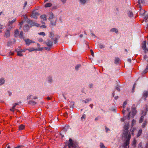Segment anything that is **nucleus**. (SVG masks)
I'll list each match as a JSON object with an SVG mask.
<instances>
[{
    "mask_svg": "<svg viewBox=\"0 0 148 148\" xmlns=\"http://www.w3.org/2000/svg\"><path fill=\"white\" fill-rule=\"evenodd\" d=\"M58 36H57V37H55L54 38L53 40H52L53 41L54 43L56 44L57 43L58 41L57 40L58 39Z\"/></svg>",
    "mask_w": 148,
    "mask_h": 148,
    "instance_id": "c85d7f7f",
    "label": "nucleus"
},
{
    "mask_svg": "<svg viewBox=\"0 0 148 148\" xmlns=\"http://www.w3.org/2000/svg\"><path fill=\"white\" fill-rule=\"evenodd\" d=\"M116 89L118 91H120V87L119 85H117L116 86Z\"/></svg>",
    "mask_w": 148,
    "mask_h": 148,
    "instance_id": "c03bdc74",
    "label": "nucleus"
},
{
    "mask_svg": "<svg viewBox=\"0 0 148 148\" xmlns=\"http://www.w3.org/2000/svg\"><path fill=\"white\" fill-rule=\"evenodd\" d=\"M127 110L128 112V118L129 120H130V114L131 113V112L130 111V108H127Z\"/></svg>",
    "mask_w": 148,
    "mask_h": 148,
    "instance_id": "4468645a",
    "label": "nucleus"
},
{
    "mask_svg": "<svg viewBox=\"0 0 148 148\" xmlns=\"http://www.w3.org/2000/svg\"><path fill=\"white\" fill-rule=\"evenodd\" d=\"M81 66V65L80 64H78L76 65L75 67V70L77 71L78 70L79 68H80Z\"/></svg>",
    "mask_w": 148,
    "mask_h": 148,
    "instance_id": "72a5a7b5",
    "label": "nucleus"
},
{
    "mask_svg": "<svg viewBox=\"0 0 148 148\" xmlns=\"http://www.w3.org/2000/svg\"><path fill=\"white\" fill-rule=\"evenodd\" d=\"M19 36L20 38H23V32L22 31H21L20 32V33L19 35Z\"/></svg>",
    "mask_w": 148,
    "mask_h": 148,
    "instance_id": "ea45409f",
    "label": "nucleus"
},
{
    "mask_svg": "<svg viewBox=\"0 0 148 148\" xmlns=\"http://www.w3.org/2000/svg\"><path fill=\"white\" fill-rule=\"evenodd\" d=\"M110 31L111 32H115L116 34L118 33V30L117 29L114 28L111 29Z\"/></svg>",
    "mask_w": 148,
    "mask_h": 148,
    "instance_id": "1a4fd4ad",
    "label": "nucleus"
},
{
    "mask_svg": "<svg viewBox=\"0 0 148 148\" xmlns=\"http://www.w3.org/2000/svg\"><path fill=\"white\" fill-rule=\"evenodd\" d=\"M148 95V91H145L143 93V97H145L144 100H146V98Z\"/></svg>",
    "mask_w": 148,
    "mask_h": 148,
    "instance_id": "6e6552de",
    "label": "nucleus"
},
{
    "mask_svg": "<svg viewBox=\"0 0 148 148\" xmlns=\"http://www.w3.org/2000/svg\"><path fill=\"white\" fill-rule=\"evenodd\" d=\"M144 0H139L138 1V4L140 5L141 3H144Z\"/></svg>",
    "mask_w": 148,
    "mask_h": 148,
    "instance_id": "8fccbe9b",
    "label": "nucleus"
},
{
    "mask_svg": "<svg viewBox=\"0 0 148 148\" xmlns=\"http://www.w3.org/2000/svg\"><path fill=\"white\" fill-rule=\"evenodd\" d=\"M38 13L37 12H33L32 15V16L34 18H36V16L38 15Z\"/></svg>",
    "mask_w": 148,
    "mask_h": 148,
    "instance_id": "aec40b11",
    "label": "nucleus"
},
{
    "mask_svg": "<svg viewBox=\"0 0 148 148\" xmlns=\"http://www.w3.org/2000/svg\"><path fill=\"white\" fill-rule=\"evenodd\" d=\"M19 50L20 51V52H25L26 50H27V49H20Z\"/></svg>",
    "mask_w": 148,
    "mask_h": 148,
    "instance_id": "3c124183",
    "label": "nucleus"
},
{
    "mask_svg": "<svg viewBox=\"0 0 148 148\" xmlns=\"http://www.w3.org/2000/svg\"><path fill=\"white\" fill-rule=\"evenodd\" d=\"M91 100L92 99L90 98H89L86 99L85 100H83L82 102H84L85 103H87L89 101H91Z\"/></svg>",
    "mask_w": 148,
    "mask_h": 148,
    "instance_id": "393cba45",
    "label": "nucleus"
},
{
    "mask_svg": "<svg viewBox=\"0 0 148 148\" xmlns=\"http://www.w3.org/2000/svg\"><path fill=\"white\" fill-rule=\"evenodd\" d=\"M41 18L43 20V21H46L47 20V16L46 15H42L40 16Z\"/></svg>",
    "mask_w": 148,
    "mask_h": 148,
    "instance_id": "2eb2a0df",
    "label": "nucleus"
},
{
    "mask_svg": "<svg viewBox=\"0 0 148 148\" xmlns=\"http://www.w3.org/2000/svg\"><path fill=\"white\" fill-rule=\"evenodd\" d=\"M89 106L91 107V108L92 109L93 108V104L92 103L90 104L89 105Z\"/></svg>",
    "mask_w": 148,
    "mask_h": 148,
    "instance_id": "69168bd1",
    "label": "nucleus"
},
{
    "mask_svg": "<svg viewBox=\"0 0 148 148\" xmlns=\"http://www.w3.org/2000/svg\"><path fill=\"white\" fill-rule=\"evenodd\" d=\"M28 103L30 104L33 106L35 105L36 104V103L34 101L30 100L29 101Z\"/></svg>",
    "mask_w": 148,
    "mask_h": 148,
    "instance_id": "5701e85b",
    "label": "nucleus"
},
{
    "mask_svg": "<svg viewBox=\"0 0 148 148\" xmlns=\"http://www.w3.org/2000/svg\"><path fill=\"white\" fill-rule=\"evenodd\" d=\"M27 23L31 27L34 26H36V27H39V25L37 23H35L33 21L30 20L28 19L27 21Z\"/></svg>",
    "mask_w": 148,
    "mask_h": 148,
    "instance_id": "7ed1b4c3",
    "label": "nucleus"
},
{
    "mask_svg": "<svg viewBox=\"0 0 148 148\" xmlns=\"http://www.w3.org/2000/svg\"><path fill=\"white\" fill-rule=\"evenodd\" d=\"M25 126L23 124H21L18 127V130H21L24 129L25 128Z\"/></svg>",
    "mask_w": 148,
    "mask_h": 148,
    "instance_id": "a211bd4d",
    "label": "nucleus"
},
{
    "mask_svg": "<svg viewBox=\"0 0 148 148\" xmlns=\"http://www.w3.org/2000/svg\"><path fill=\"white\" fill-rule=\"evenodd\" d=\"M90 52L91 53V55H92V56L93 57H94V53L93 50L92 49H91L90 50Z\"/></svg>",
    "mask_w": 148,
    "mask_h": 148,
    "instance_id": "864d4df0",
    "label": "nucleus"
},
{
    "mask_svg": "<svg viewBox=\"0 0 148 148\" xmlns=\"http://www.w3.org/2000/svg\"><path fill=\"white\" fill-rule=\"evenodd\" d=\"M16 20V18H14L11 21H9L8 22V26H10V25H11L14 23Z\"/></svg>",
    "mask_w": 148,
    "mask_h": 148,
    "instance_id": "b1692460",
    "label": "nucleus"
},
{
    "mask_svg": "<svg viewBox=\"0 0 148 148\" xmlns=\"http://www.w3.org/2000/svg\"><path fill=\"white\" fill-rule=\"evenodd\" d=\"M27 50H28L29 52H31L32 51H36L38 50V49H34L33 48H29L28 49H27Z\"/></svg>",
    "mask_w": 148,
    "mask_h": 148,
    "instance_id": "9d476101",
    "label": "nucleus"
},
{
    "mask_svg": "<svg viewBox=\"0 0 148 148\" xmlns=\"http://www.w3.org/2000/svg\"><path fill=\"white\" fill-rule=\"evenodd\" d=\"M136 83H134L132 89V92L133 93L134 91V89L135 87Z\"/></svg>",
    "mask_w": 148,
    "mask_h": 148,
    "instance_id": "de8ad7c7",
    "label": "nucleus"
},
{
    "mask_svg": "<svg viewBox=\"0 0 148 148\" xmlns=\"http://www.w3.org/2000/svg\"><path fill=\"white\" fill-rule=\"evenodd\" d=\"M136 123V121L134 119H133L132 121V122L131 125L132 126H133Z\"/></svg>",
    "mask_w": 148,
    "mask_h": 148,
    "instance_id": "58836bf2",
    "label": "nucleus"
},
{
    "mask_svg": "<svg viewBox=\"0 0 148 148\" xmlns=\"http://www.w3.org/2000/svg\"><path fill=\"white\" fill-rule=\"evenodd\" d=\"M47 81L48 83H51L52 82V77L50 76L49 77L47 78Z\"/></svg>",
    "mask_w": 148,
    "mask_h": 148,
    "instance_id": "6ab92c4d",
    "label": "nucleus"
},
{
    "mask_svg": "<svg viewBox=\"0 0 148 148\" xmlns=\"http://www.w3.org/2000/svg\"><path fill=\"white\" fill-rule=\"evenodd\" d=\"M148 70L146 69H145V70L143 71V73H147L148 71Z\"/></svg>",
    "mask_w": 148,
    "mask_h": 148,
    "instance_id": "052dcab7",
    "label": "nucleus"
},
{
    "mask_svg": "<svg viewBox=\"0 0 148 148\" xmlns=\"http://www.w3.org/2000/svg\"><path fill=\"white\" fill-rule=\"evenodd\" d=\"M145 21L146 22H148V14L146 15L144 18Z\"/></svg>",
    "mask_w": 148,
    "mask_h": 148,
    "instance_id": "79ce46f5",
    "label": "nucleus"
},
{
    "mask_svg": "<svg viewBox=\"0 0 148 148\" xmlns=\"http://www.w3.org/2000/svg\"><path fill=\"white\" fill-rule=\"evenodd\" d=\"M137 113V111L136 110H132V117L133 118L134 116L136 115Z\"/></svg>",
    "mask_w": 148,
    "mask_h": 148,
    "instance_id": "4be33fe9",
    "label": "nucleus"
},
{
    "mask_svg": "<svg viewBox=\"0 0 148 148\" xmlns=\"http://www.w3.org/2000/svg\"><path fill=\"white\" fill-rule=\"evenodd\" d=\"M99 146L100 148H105L106 147L102 143H100Z\"/></svg>",
    "mask_w": 148,
    "mask_h": 148,
    "instance_id": "e433bc0d",
    "label": "nucleus"
},
{
    "mask_svg": "<svg viewBox=\"0 0 148 148\" xmlns=\"http://www.w3.org/2000/svg\"><path fill=\"white\" fill-rule=\"evenodd\" d=\"M27 1L25 2V3H24V7H23V9H24L25 8V6H26V5H27Z\"/></svg>",
    "mask_w": 148,
    "mask_h": 148,
    "instance_id": "e2e57ef3",
    "label": "nucleus"
},
{
    "mask_svg": "<svg viewBox=\"0 0 148 148\" xmlns=\"http://www.w3.org/2000/svg\"><path fill=\"white\" fill-rule=\"evenodd\" d=\"M147 124V121L146 120H145L142 126V127L143 128L144 127H145V125H146Z\"/></svg>",
    "mask_w": 148,
    "mask_h": 148,
    "instance_id": "4c0bfd02",
    "label": "nucleus"
},
{
    "mask_svg": "<svg viewBox=\"0 0 148 148\" xmlns=\"http://www.w3.org/2000/svg\"><path fill=\"white\" fill-rule=\"evenodd\" d=\"M142 48L143 50L146 49V41L145 40L144 41L142 45Z\"/></svg>",
    "mask_w": 148,
    "mask_h": 148,
    "instance_id": "ddd939ff",
    "label": "nucleus"
},
{
    "mask_svg": "<svg viewBox=\"0 0 148 148\" xmlns=\"http://www.w3.org/2000/svg\"><path fill=\"white\" fill-rule=\"evenodd\" d=\"M129 124L126 125L124 126V130L123 131H128V129L129 128Z\"/></svg>",
    "mask_w": 148,
    "mask_h": 148,
    "instance_id": "f3484780",
    "label": "nucleus"
},
{
    "mask_svg": "<svg viewBox=\"0 0 148 148\" xmlns=\"http://www.w3.org/2000/svg\"><path fill=\"white\" fill-rule=\"evenodd\" d=\"M43 49V48H39V49H38V50L37 51H42Z\"/></svg>",
    "mask_w": 148,
    "mask_h": 148,
    "instance_id": "774afa93",
    "label": "nucleus"
},
{
    "mask_svg": "<svg viewBox=\"0 0 148 148\" xmlns=\"http://www.w3.org/2000/svg\"><path fill=\"white\" fill-rule=\"evenodd\" d=\"M86 114H84L81 118V120H82L83 119H85L86 118Z\"/></svg>",
    "mask_w": 148,
    "mask_h": 148,
    "instance_id": "49530a36",
    "label": "nucleus"
},
{
    "mask_svg": "<svg viewBox=\"0 0 148 148\" xmlns=\"http://www.w3.org/2000/svg\"><path fill=\"white\" fill-rule=\"evenodd\" d=\"M32 96V95H29L27 97V99H29L31 98V97Z\"/></svg>",
    "mask_w": 148,
    "mask_h": 148,
    "instance_id": "6e6d98bb",
    "label": "nucleus"
},
{
    "mask_svg": "<svg viewBox=\"0 0 148 148\" xmlns=\"http://www.w3.org/2000/svg\"><path fill=\"white\" fill-rule=\"evenodd\" d=\"M91 34L92 36L94 37V38H95L97 37L93 33H91Z\"/></svg>",
    "mask_w": 148,
    "mask_h": 148,
    "instance_id": "4d7b16f0",
    "label": "nucleus"
},
{
    "mask_svg": "<svg viewBox=\"0 0 148 148\" xmlns=\"http://www.w3.org/2000/svg\"><path fill=\"white\" fill-rule=\"evenodd\" d=\"M144 119V116H142L140 118V119L139 120V123H142V122L143 121Z\"/></svg>",
    "mask_w": 148,
    "mask_h": 148,
    "instance_id": "f704fd0d",
    "label": "nucleus"
},
{
    "mask_svg": "<svg viewBox=\"0 0 148 148\" xmlns=\"http://www.w3.org/2000/svg\"><path fill=\"white\" fill-rule=\"evenodd\" d=\"M45 43L49 47H52L53 45V42L49 39L47 40L45 42Z\"/></svg>",
    "mask_w": 148,
    "mask_h": 148,
    "instance_id": "20e7f679",
    "label": "nucleus"
},
{
    "mask_svg": "<svg viewBox=\"0 0 148 148\" xmlns=\"http://www.w3.org/2000/svg\"><path fill=\"white\" fill-rule=\"evenodd\" d=\"M19 35V31L18 29H16L15 31L14 32V35L15 37H17Z\"/></svg>",
    "mask_w": 148,
    "mask_h": 148,
    "instance_id": "c756f323",
    "label": "nucleus"
},
{
    "mask_svg": "<svg viewBox=\"0 0 148 148\" xmlns=\"http://www.w3.org/2000/svg\"><path fill=\"white\" fill-rule=\"evenodd\" d=\"M24 40L25 41V43L27 45L29 46L30 45V44L31 43V42H30V39H26V40H25V39H24Z\"/></svg>",
    "mask_w": 148,
    "mask_h": 148,
    "instance_id": "9b49d317",
    "label": "nucleus"
},
{
    "mask_svg": "<svg viewBox=\"0 0 148 148\" xmlns=\"http://www.w3.org/2000/svg\"><path fill=\"white\" fill-rule=\"evenodd\" d=\"M89 87L91 88H92L93 87V85H92V84H90L89 85Z\"/></svg>",
    "mask_w": 148,
    "mask_h": 148,
    "instance_id": "0e129e2a",
    "label": "nucleus"
},
{
    "mask_svg": "<svg viewBox=\"0 0 148 148\" xmlns=\"http://www.w3.org/2000/svg\"><path fill=\"white\" fill-rule=\"evenodd\" d=\"M52 5V4L51 3H47L45 4V8L49 7H51Z\"/></svg>",
    "mask_w": 148,
    "mask_h": 148,
    "instance_id": "7c9ffc66",
    "label": "nucleus"
},
{
    "mask_svg": "<svg viewBox=\"0 0 148 148\" xmlns=\"http://www.w3.org/2000/svg\"><path fill=\"white\" fill-rule=\"evenodd\" d=\"M50 24L52 25H56V21L53 22L52 20H50Z\"/></svg>",
    "mask_w": 148,
    "mask_h": 148,
    "instance_id": "c9c22d12",
    "label": "nucleus"
},
{
    "mask_svg": "<svg viewBox=\"0 0 148 148\" xmlns=\"http://www.w3.org/2000/svg\"><path fill=\"white\" fill-rule=\"evenodd\" d=\"M5 80L4 78H1L0 79V85L3 84L5 83Z\"/></svg>",
    "mask_w": 148,
    "mask_h": 148,
    "instance_id": "f8f14e48",
    "label": "nucleus"
},
{
    "mask_svg": "<svg viewBox=\"0 0 148 148\" xmlns=\"http://www.w3.org/2000/svg\"><path fill=\"white\" fill-rule=\"evenodd\" d=\"M70 107L71 108H73L74 106V103L73 102H71L70 104Z\"/></svg>",
    "mask_w": 148,
    "mask_h": 148,
    "instance_id": "37998d69",
    "label": "nucleus"
},
{
    "mask_svg": "<svg viewBox=\"0 0 148 148\" xmlns=\"http://www.w3.org/2000/svg\"><path fill=\"white\" fill-rule=\"evenodd\" d=\"M87 2V0H79V2L82 4H85Z\"/></svg>",
    "mask_w": 148,
    "mask_h": 148,
    "instance_id": "cd10ccee",
    "label": "nucleus"
},
{
    "mask_svg": "<svg viewBox=\"0 0 148 148\" xmlns=\"http://www.w3.org/2000/svg\"><path fill=\"white\" fill-rule=\"evenodd\" d=\"M17 56H23V55L22 53V52H20V51H17Z\"/></svg>",
    "mask_w": 148,
    "mask_h": 148,
    "instance_id": "473e14b6",
    "label": "nucleus"
},
{
    "mask_svg": "<svg viewBox=\"0 0 148 148\" xmlns=\"http://www.w3.org/2000/svg\"><path fill=\"white\" fill-rule=\"evenodd\" d=\"M29 26L28 25H26L24 27L23 30L25 32H27L29 30Z\"/></svg>",
    "mask_w": 148,
    "mask_h": 148,
    "instance_id": "423d86ee",
    "label": "nucleus"
},
{
    "mask_svg": "<svg viewBox=\"0 0 148 148\" xmlns=\"http://www.w3.org/2000/svg\"><path fill=\"white\" fill-rule=\"evenodd\" d=\"M127 104V103L126 101H125L124 102L123 104V108H125V106Z\"/></svg>",
    "mask_w": 148,
    "mask_h": 148,
    "instance_id": "a18cd8bd",
    "label": "nucleus"
},
{
    "mask_svg": "<svg viewBox=\"0 0 148 148\" xmlns=\"http://www.w3.org/2000/svg\"><path fill=\"white\" fill-rule=\"evenodd\" d=\"M76 146L72 139L70 138L68 145H65L63 148H75Z\"/></svg>",
    "mask_w": 148,
    "mask_h": 148,
    "instance_id": "f03ea898",
    "label": "nucleus"
},
{
    "mask_svg": "<svg viewBox=\"0 0 148 148\" xmlns=\"http://www.w3.org/2000/svg\"><path fill=\"white\" fill-rule=\"evenodd\" d=\"M128 16L131 18H132L133 17V13L130 11H129L128 14Z\"/></svg>",
    "mask_w": 148,
    "mask_h": 148,
    "instance_id": "a878e982",
    "label": "nucleus"
},
{
    "mask_svg": "<svg viewBox=\"0 0 148 148\" xmlns=\"http://www.w3.org/2000/svg\"><path fill=\"white\" fill-rule=\"evenodd\" d=\"M49 37H50L52 40H53V38L54 37V33L52 32H50V35L49 36Z\"/></svg>",
    "mask_w": 148,
    "mask_h": 148,
    "instance_id": "412c9836",
    "label": "nucleus"
},
{
    "mask_svg": "<svg viewBox=\"0 0 148 148\" xmlns=\"http://www.w3.org/2000/svg\"><path fill=\"white\" fill-rule=\"evenodd\" d=\"M99 47L101 49L104 48L105 47V46L104 45L101 44L99 45Z\"/></svg>",
    "mask_w": 148,
    "mask_h": 148,
    "instance_id": "09e8293b",
    "label": "nucleus"
},
{
    "mask_svg": "<svg viewBox=\"0 0 148 148\" xmlns=\"http://www.w3.org/2000/svg\"><path fill=\"white\" fill-rule=\"evenodd\" d=\"M61 1L63 4H64L66 3V0H61Z\"/></svg>",
    "mask_w": 148,
    "mask_h": 148,
    "instance_id": "13d9d810",
    "label": "nucleus"
},
{
    "mask_svg": "<svg viewBox=\"0 0 148 148\" xmlns=\"http://www.w3.org/2000/svg\"><path fill=\"white\" fill-rule=\"evenodd\" d=\"M136 108L134 106H132V110H136Z\"/></svg>",
    "mask_w": 148,
    "mask_h": 148,
    "instance_id": "603ef678",
    "label": "nucleus"
},
{
    "mask_svg": "<svg viewBox=\"0 0 148 148\" xmlns=\"http://www.w3.org/2000/svg\"><path fill=\"white\" fill-rule=\"evenodd\" d=\"M38 34L40 35H42L43 36L45 35V34L44 32H42L40 33H38Z\"/></svg>",
    "mask_w": 148,
    "mask_h": 148,
    "instance_id": "a19ab883",
    "label": "nucleus"
},
{
    "mask_svg": "<svg viewBox=\"0 0 148 148\" xmlns=\"http://www.w3.org/2000/svg\"><path fill=\"white\" fill-rule=\"evenodd\" d=\"M144 50L145 51V53L148 52V49H147V48H146V49H145Z\"/></svg>",
    "mask_w": 148,
    "mask_h": 148,
    "instance_id": "680f3d73",
    "label": "nucleus"
},
{
    "mask_svg": "<svg viewBox=\"0 0 148 148\" xmlns=\"http://www.w3.org/2000/svg\"><path fill=\"white\" fill-rule=\"evenodd\" d=\"M53 15L52 13H51L50 15L49 16V20L50 21L51 20H52L53 18Z\"/></svg>",
    "mask_w": 148,
    "mask_h": 148,
    "instance_id": "2f4dec72",
    "label": "nucleus"
},
{
    "mask_svg": "<svg viewBox=\"0 0 148 148\" xmlns=\"http://www.w3.org/2000/svg\"><path fill=\"white\" fill-rule=\"evenodd\" d=\"M129 131H123V132L122 137L125 138L126 140L125 142L123 144V146L124 148H127V146H129L130 144V141L131 138V134H129Z\"/></svg>",
    "mask_w": 148,
    "mask_h": 148,
    "instance_id": "f257e3e1",
    "label": "nucleus"
},
{
    "mask_svg": "<svg viewBox=\"0 0 148 148\" xmlns=\"http://www.w3.org/2000/svg\"><path fill=\"white\" fill-rule=\"evenodd\" d=\"M105 130H106V132H107L108 131V130H110V129L109 128H108L107 127H106Z\"/></svg>",
    "mask_w": 148,
    "mask_h": 148,
    "instance_id": "338daca9",
    "label": "nucleus"
},
{
    "mask_svg": "<svg viewBox=\"0 0 148 148\" xmlns=\"http://www.w3.org/2000/svg\"><path fill=\"white\" fill-rule=\"evenodd\" d=\"M142 130L141 129H140L138 132L137 134V137H138L140 136L142 133Z\"/></svg>",
    "mask_w": 148,
    "mask_h": 148,
    "instance_id": "bb28decb",
    "label": "nucleus"
},
{
    "mask_svg": "<svg viewBox=\"0 0 148 148\" xmlns=\"http://www.w3.org/2000/svg\"><path fill=\"white\" fill-rule=\"evenodd\" d=\"M38 41L40 42H43V40L42 38H39L38 39Z\"/></svg>",
    "mask_w": 148,
    "mask_h": 148,
    "instance_id": "bf43d9fd",
    "label": "nucleus"
},
{
    "mask_svg": "<svg viewBox=\"0 0 148 148\" xmlns=\"http://www.w3.org/2000/svg\"><path fill=\"white\" fill-rule=\"evenodd\" d=\"M5 35L6 38L10 36V33L9 30H7L5 32Z\"/></svg>",
    "mask_w": 148,
    "mask_h": 148,
    "instance_id": "0eeeda50",
    "label": "nucleus"
},
{
    "mask_svg": "<svg viewBox=\"0 0 148 148\" xmlns=\"http://www.w3.org/2000/svg\"><path fill=\"white\" fill-rule=\"evenodd\" d=\"M119 60L120 59L118 57L115 58L114 62L115 64H119Z\"/></svg>",
    "mask_w": 148,
    "mask_h": 148,
    "instance_id": "dca6fc26",
    "label": "nucleus"
},
{
    "mask_svg": "<svg viewBox=\"0 0 148 148\" xmlns=\"http://www.w3.org/2000/svg\"><path fill=\"white\" fill-rule=\"evenodd\" d=\"M136 143V141L135 140H134L133 141V145L135 146Z\"/></svg>",
    "mask_w": 148,
    "mask_h": 148,
    "instance_id": "5fc2aeb1",
    "label": "nucleus"
},
{
    "mask_svg": "<svg viewBox=\"0 0 148 148\" xmlns=\"http://www.w3.org/2000/svg\"><path fill=\"white\" fill-rule=\"evenodd\" d=\"M145 111H144L143 110H142L141 111V114H143V116L146 115L147 112L148 111V108L147 107V106H145Z\"/></svg>",
    "mask_w": 148,
    "mask_h": 148,
    "instance_id": "39448f33",
    "label": "nucleus"
}]
</instances>
